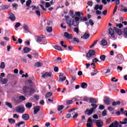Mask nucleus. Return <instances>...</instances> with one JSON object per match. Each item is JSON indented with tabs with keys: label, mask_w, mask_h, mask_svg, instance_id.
Segmentation results:
<instances>
[{
	"label": "nucleus",
	"mask_w": 127,
	"mask_h": 127,
	"mask_svg": "<svg viewBox=\"0 0 127 127\" xmlns=\"http://www.w3.org/2000/svg\"><path fill=\"white\" fill-rule=\"evenodd\" d=\"M95 13L97 15H101L102 14V11L99 10H96Z\"/></svg>",
	"instance_id": "52"
},
{
	"label": "nucleus",
	"mask_w": 127,
	"mask_h": 127,
	"mask_svg": "<svg viewBox=\"0 0 127 127\" xmlns=\"http://www.w3.org/2000/svg\"><path fill=\"white\" fill-rule=\"evenodd\" d=\"M96 52L94 50H90L86 54L87 58H94L96 57Z\"/></svg>",
	"instance_id": "3"
},
{
	"label": "nucleus",
	"mask_w": 127,
	"mask_h": 127,
	"mask_svg": "<svg viewBox=\"0 0 127 127\" xmlns=\"http://www.w3.org/2000/svg\"><path fill=\"white\" fill-rule=\"evenodd\" d=\"M97 42H98V40L94 41V42L91 45V46L90 47V48H93V47H94L96 44H97Z\"/></svg>",
	"instance_id": "53"
},
{
	"label": "nucleus",
	"mask_w": 127,
	"mask_h": 127,
	"mask_svg": "<svg viewBox=\"0 0 127 127\" xmlns=\"http://www.w3.org/2000/svg\"><path fill=\"white\" fill-rule=\"evenodd\" d=\"M8 122H9V124H11V125H12V124H15V120L12 118L9 119Z\"/></svg>",
	"instance_id": "35"
},
{
	"label": "nucleus",
	"mask_w": 127,
	"mask_h": 127,
	"mask_svg": "<svg viewBox=\"0 0 127 127\" xmlns=\"http://www.w3.org/2000/svg\"><path fill=\"white\" fill-rule=\"evenodd\" d=\"M64 18H65V22L67 24H68V27L69 28H72V26H79V23H76L75 21V20L70 18L69 16L65 15L64 16ZM76 22V23H75Z\"/></svg>",
	"instance_id": "1"
},
{
	"label": "nucleus",
	"mask_w": 127,
	"mask_h": 127,
	"mask_svg": "<svg viewBox=\"0 0 127 127\" xmlns=\"http://www.w3.org/2000/svg\"><path fill=\"white\" fill-rule=\"evenodd\" d=\"M84 102H90V98L87 97V96H84L82 100Z\"/></svg>",
	"instance_id": "42"
},
{
	"label": "nucleus",
	"mask_w": 127,
	"mask_h": 127,
	"mask_svg": "<svg viewBox=\"0 0 127 127\" xmlns=\"http://www.w3.org/2000/svg\"><path fill=\"white\" fill-rule=\"evenodd\" d=\"M125 61L124 56L122 54H118L116 57V62L117 64H122Z\"/></svg>",
	"instance_id": "2"
},
{
	"label": "nucleus",
	"mask_w": 127,
	"mask_h": 127,
	"mask_svg": "<svg viewBox=\"0 0 127 127\" xmlns=\"http://www.w3.org/2000/svg\"><path fill=\"white\" fill-rule=\"evenodd\" d=\"M81 87L82 89H86V88L88 87V84H87V83L85 82H83L81 83Z\"/></svg>",
	"instance_id": "28"
},
{
	"label": "nucleus",
	"mask_w": 127,
	"mask_h": 127,
	"mask_svg": "<svg viewBox=\"0 0 127 127\" xmlns=\"http://www.w3.org/2000/svg\"><path fill=\"white\" fill-rule=\"evenodd\" d=\"M39 29H40V30L43 29V21H40V25Z\"/></svg>",
	"instance_id": "43"
},
{
	"label": "nucleus",
	"mask_w": 127,
	"mask_h": 127,
	"mask_svg": "<svg viewBox=\"0 0 127 127\" xmlns=\"http://www.w3.org/2000/svg\"><path fill=\"white\" fill-rule=\"evenodd\" d=\"M96 127H104V122L101 120H98V121H96Z\"/></svg>",
	"instance_id": "10"
},
{
	"label": "nucleus",
	"mask_w": 127,
	"mask_h": 127,
	"mask_svg": "<svg viewBox=\"0 0 127 127\" xmlns=\"http://www.w3.org/2000/svg\"><path fill=\"white\" fill-rule=\"evenodd\" d=\"M79 21H81V22H84V21H87L88 20V17H79Z\"/></svg>",
	"instance_id": "20"
},
{
	"label": "nucleus",
	"mask_w": 127,
	"mask_h": 127,
	"mask_svg": "<svg viewBox=\"0 0 127 127\" xmlns=\"http://www.w3.org/2000/svg\"><path fill=\"white\" fill-rule=\"evenodd\" d=\"M52 75V72H46L45 73H44L43 75H42V77L43 78H45V77H51V76Z\"/></svg>",
	"instance_id": "19"
},
{
	"label": "nucleus",
	"mask_w": 127,
	"mask_h": 127,
	"mask_svg": "<svg viewBox=\"0 0 127 127\" xmlns=\"http://www.w3.org/2000/svg\"><path fill=\"white\" fill-rule=\"evenodd\" d=\"M103 102L104 104H105V105H107V106H109V105H110V102H111V101L110 100V98L107 96L104 97Z\"/></svg>",
	"instance_id": "14"
},
{
	"label": "nucleus",
	"mask_w": 127,
	"mask_h": 127,
	"mask_svg": "<svg viewBox=\"0 0 127 127\" xmlns=\"http://www.w3.org/2000/svg\"><path fill=\"white\" fill-rule=\"evenodd\" d=\"M64 36L67 39H72V38H73V35H72V34H69V33L67 32L64 33Z\"/></svg>",
	"instance_id": "12"
},
{
	"label": "nucleus",
	"mask_w": 127,
	"mask_h": 127,
	"mask_svg": "<svg viewBox=\"0 0 127 127\" xmlns=\"http://www.w3.org/2000/svg\"><path fill=\"white\" fill-rule=\"evenodd\" d=\"M42 39L40 38L39 37H37L36 41L37 42H42Z\"/></svg>",
	"instance_id": "56"
},
{
	"label": "nucleus",
	"mask_w": 127,
	"mask_h": 127,
	"mask_svg": "<svg viewBox=\"0 0 127 127\" xmlns=\"http://www.w3.org/2000/svg\"><path fill=\"white\" fill-rule=\"evenodd\" d=\"M0 68L1 69H4L5 68V64H4V62L1 63Z\"/></svg>",
	"instance_id": "39"
},
{
	"label": "nucleus",
	"mask_w": 127,
	"mask_h": 127,
	"mask_svg": "<svg viewBox=\"0 0 127 127\" xmlns=\"http://www.w3.org/2000/svg\"><path fill=\"white\" fill-rule=\"evenodd\" d=\"M75 13L76 16H77L78 17H80L81 16V12H80V11L75 12Z\"/></svg>",
	"instance_id": "54"
},
{
	"label": "nucleus",
	"mask_w": 127,
	"mask_h": 127,
	"mask_svg": "<svg viewBox=\"0 0 127 127\" xmlns=\"http://www.w3.org/2000/svg\"><path fill=\"white\" fill-rule=\"evenodd\" d=\"M19 100H20V101H25L26 98L25 97L22 95L19 97Z\"/></svg>",
	"instance_id": "46"
},
{
	"label": "nucleus",
	"mask_w": 127,
	"mask_h": 127,
	"mask_svg": "<svg viewBox=\"0 0 127 127\" xmlns=\"http://www.w3.org/2000/svg\"><path fill=\"white\" fill-rule=\"evenodd\" d=\"M114 1H115V3L116 5H115V7L114 8V11H113V15L116 13V12L117 11V9H118V5L120 4V0H112L111 2H114Z\"/></svg>",
	"instance_id": "5"
},
{
	"label": "nucleus",
	"mask_w": 127,
	"mask_h": 127,
	"mask_svg": "<svg viewBox=\"0 0 127 127\" xmlns=\"http://www.w3.org/2000/svg\"><path fill=\"white\" fill-rule=\"evenodd\" d=\"M23 29H24V30H25V31H28L29 30L28 26H27V25H23Z\"/></svg>",
	"instance_id": "47"
},
{
	"label": "nucleus",
	"mask_w": 127,
	"mask_h": 127,
	"mask_svg": "<svg viewBox=\"0 0 127 127\" xmlns=\"http://www.w3.org/2000/svg\"><path fill=\"white\" fill-rule=\"evenodd\" d=\"M91 107H92V108L91 109H93V111L94 112V110H96V108H97L98 107V105L97 104H94V103H92L91 104Z\"/></svg>",
	"instance_id": "33"
},
{
	"label": "nucleus",
	"mask_w": 127,
	"mask_h": 127,
	"mask_svg": "<svg viewBox=\"0 0 127 127\" xmlns=\"http://www.w3.org/2000/svg\"><path fill=\"white\" fill-rule=\"evenodd\" d=\"M100 59L101 60V61L104 62L106 59V56L103 55L100 57Z\"/></svg>",
	"instance_id": "45"
},
{
	"label": "nucleus",
	"mask_w": 127,
	"mask_h": 127,
	"mask_svg": "<svg viewBox=\"0 0 127 127\" xmlns=\"http://www.w3.org/2000/svg\"><path fill=\"white\" fill-rule=\"evenodd\" d=\"M41 66H42V64L41 63L38 62L35 64V67H41Z\"/></svg>",
	"instance_id": "38"
},
{
	"label": "nucleus",
	"mask_w": 127,
	"mask_h": 127,
	"mask_svg": "<svg viewBox=\"0 0 127 127\" xmlns=\"http://www.w3.org/2000/svg\"><path fill=\"white\" fill-rule=\"evenodd\" d=\"M26 109H31L32 108V103L28 102L25 104Z\"/></svg>",
	"instance_id": "23"
},
{
	"label": "nucleus",
	"mask_w": 127,
	"mask_h": 127,
	"mask_svg": "<svg viewBox=\"0 0 127 127\" xmlns=\"http://www.w3.org/2000/svg\"><path fill=\"white\" fill-rule=\"evenodd\" d=\"M112 106L113 107H115L116 106H119L120 105H121V102H120V101H117V102H113L112 104Z\"/></svg>",
	"instance_id": "29"
},
{
	"label": "nucleus",
	"mask_w": 127,
	"mask_h": 127,
	"mask_svg": "<svg viewBox=\"0 0 127 127\" xmlns=\"http://www.w3.org/2000/svg\"><path fill=\"white\" fill-rule=\"evenodd\" d=\"M20 26V23L19 22H17L16 24L15 25V28H17Z\"/></svg>",
	"instance_id": "63"
},
{
	"label": "nucleus",
	"mask_w": 127,
	"mask_h": 127,
	"mask_svg": "<svg viewBox=\"0 0 127 127\" xmlns=\"http://www.w3.org/2000/svg\"><path fill=\"white\" fill-rule=\"evenodd\" d=\"M21 125H24V122L21 121V122H19V123L17 124L16 125V126L17 127H20V126H21Z\"/></svg>",
	"instance_id": "51"
},
{
	"label": "nucleus",
	"mask_w": 127,
	"mask_h": 127,
	"mask_svg": "<svg viewBox=\"0 0 127 127\" xmlns=\"http://www.w3.org/2000/svg\"><path fill=\"white\" fill-rule=\"evenodd\" d=\"M39 111H40V107L36 106L34 107V115H36V114H37V113H38Z\"/></svg>",
	"instance_id": "16"
},
{
	"label": "nucleus",
	"mask_w": 127,
	"mask_h": 127,
	"mask_svg": "<svg viewBox=\"0 0 127 127\" xmlns=\"http://www.w3.org/2000/svg\"><path fill=\"white\" fill-rule=\"evenodd\" d=\"M55 49H56V50H58L59 51H63L62 48H61L60 46H55Z\"/></svg>",
	"instance_id": "31"
},
{
	"label": "nucleus",
	"mask_w": 127,
	"mask_h": 127,
	"mask_svg": "<svg viewBox=\"0 0 127 127\" xmlns=\"http://www.w3.org/2000/svg\"><path fill=\"white\" fill-rule=\"evenodd\" d=\"M89 103L91 104H97V100L95 98H89Z\"/></svg>",
	"instance_id": "25"
},
{
	"label": "nucleus",
	"mask_w": 127,
	"mask_h": 127,
	"mask_svg": "<svg viewBox=\"0 0 127 127\" xmlns=\"http://www.w3.org/2000/svg\"><path fill=\"white\" fill-rule=\"evenodd\" d=\"M101 44L103 46H107V45H108V42L105 39H102L101 41Z\"/></svg>",
	"instance_id": "22"
},
{
	"label": "nucleus",
	"mask_w": 127,
	"mask_h": 127,
	"mask_svg": "<svg viewBox=\"0 0 127 127\" xmlns=\"http://www.w3.org/2000/svg\"><path fill=\"white\" fill-rule=\"evenodd\" d=\"M10 6L9 5H3L0 6L2 10H4V9H8Z\"/></svg>",
	"instance_id": "21"
},
{
	"label": "nucleus",
	"mask_w": 127,
	"mask_h": 127,
	"mask_svg": "<svg viewBox=\"0 0 127 127\" xmlns=\"http://www.w3.org/2000/svg\"><path fill=\"white\" fill-rule=\"evenodd\" d=\"M72 18H73L74 19H75V22L76 23H79V19L80 18H79V17L78 16H76L75 15H73L72 16H71Z\"/></svg>",
	"instance_id": "26"
},
{
	"label": "nucleus",
	"mask_w": 127,
	"mask_h": 127,
	"mask_svg": "<svg viewBox=\"0 0 127 127\" xmlns=\"http://www.w3.org/2000/svg\"><path fill=\"white\" fill-rule=\"evenodd\" d=\"M93 63H97V62H99L101 63V61H99L97 58H95L93 60H92Z\"/></svg>",
	"instance_id": "48"
},
{
	"label": "nucleus",
	"mask_w": 127,
	"mask_h": 127,
	"mask_svg": "<svg viewBox=\"0 0 127 127\" xmlns=\"http://www.w3.org/2000/svg\"><path fill=\"white\" fill-rule=\"evenodd\" d=\"M109 127H122V125L120 124L117 121L112 123Z\"/></svg>",
	"instance_id": "6"
},
{
	"label": "nucleus",
	"mask_w": 127,
	"mask_h": 127,
	"mask_svg": "<svg viewBox=\"0 0 127 127\" xmlns=\"http://www.w3.org/2000/svg\"><path fill=\"white\" fill-rule=\"evenodd\" d=\"M89 23L91 25V26H93L94 25V22H93V20L92 19H90L89 21Z\"/></svg>",
	"instance_id": "64"
},
{
	"label": "nucleus",
	"mask_w": 127,
	"mask_h": 127,
	"mask_svg": "<svg viewBox=\"0 0 127 127\" xmlns=\"http://www.w3.org/2000/svg\"><path fill=\"white\" fill-rule=\"evenodd\" d=\"M16 111L17 113H20V114H23L25 110L24 109V107L20 106L16 108Z\"/></svg>",
	"instance_id": "7"
},
{
	"label": "nucleus",
	"mask_w": 127,
	"mask_h": 127,
	"mask_svg": "<svg viewBox=\"0 0 127 127\" xmlns=\"http://www.w3.org/2000/svg\"><path fill=\"white\" fill-rule=\"evenodd\" d=\"M53 95V93L52 92H48L46 93L45 95L46 99H48V98H50V97H52V96Z\"/></svg>",
	"instance_id": "27"
},
{
	"label": "nucleus",
	"mask_w": 127,
	"mask_h": 127,
	"mask_svg": "<svg viewBox=\"0 0 127 127\" xmlns=\"http://www.w3.org/2000/svg\"><path fill=\"white\" fill-rule=\"evenodd\" d=\"M32 2V1H31V0H28L27 1H26V6H29V5L31 4Z\"/></svg>",
	"instance_id": "41"
},
{
	"label": "nucleus",
	"mask_w": 127,
	"mask_h": 127,
	"mask_svg": "<svg viewBox=\"0 0 127 127\" xmlns=\"http://www.w3.org/2000/svg\"><path fill=\"white\" fill-rule=\"evenodd\" d=\"M73 31L74 32H76L77 34L79 33V28L78 27H75L73 29Z\"/></svg>",
	"instance_id": "50"
},
{
	"label": "nucleus",
	"mask_w": 127,
	"mask_h": 127,
	"mask_svg": "<svg viewBox=\"0 0 127 127\" xmlns=\"http://www.w3.org/2000/svg\"><path fill=\"white\" fill-rule=\"evenodd\" d=\"M34 57H35V58H37V57H38V53L36 52H34L33 53Z\"/></svg>",
	"instance_id": "58"
},
{
	"label": "nucleus",
	"mask_w": 127,
	"mask_h": 127,
	"mask_svg": "<svg viewBox=\"0 0 127 127\" xmlns=\"http://www.w3.org/2000/svg\"><path fill=\"white\" fill-rule=\"evenodd\" d=\"M36 14L39 16V17H40L41 16V14L40 13V11L38 10L36 11Z\"/></svg>",
	"instance_id": "61"
},
{
	"label": "nucleus",
	"mask_w": 127,
	"mask_h": 127,
	"mask_svg": "<svg viewBox=\"0 0 127 127\" xmlns=\"http://www.w3.org/2000/svg\"><path fill=\"white\" fill-rule=\"evenodd\" d=\"M109 33L110 34L112 38H116V36H115V32L112 28H109Z\"/></svg>",
	"instance_id": "15"
},
{
	"label": "nucleus",
	"mask_w": 127,
	"mask_h": 127,
	"mask_svg": "<svg viewBox=\"0 0 127 127\" xmlns=\"http://www.w3.org/2000/svg\"><path fill=\"white\" fill-rule=\"evenodd\" d=\"M90 37V34L88 33H85L83 36V39H88Z\"/></svg>",
	"instance_id": "32"
},
{
	"label": "nucleus",
	"mask_w": 127,
	"mask_h": 127,
	"mask_svg": "<svg viewBox=\"0 0 127 127\" xmlns=\"http://www.w3.org/2000/svg\"><path fill=\"white\" fill-rule=\"evenodd\" d=\"M123 35L125 38H127V28H124Z\"/></svg>",
	"instance_id": "30"
},
{
	"label": "nucleus",
	"mask_w": 127,
	"mask_h": 127,
	"mask_svg": "<svg viewBox=\"0 0 127 127\" xmlns=\"http://www.w3.org/2000/svg\"><path fill=\"white\" fill-rule=\"evenodd\" d=\"M87 4L89 6H93V1H88L87 2Z\"/></svg>",
	"instance_id": "57"
},
{
	"label": "nucleus",
	"mask_w": 127,
	"mask_h": 127,
	"mask_svg": "<svg viewBox=\"0 0 127 127\" xmlns=\"http://www.w3.org/2000/svg\"><path fill=\"white\" fill-rule=\"evenodd\" d=\"M64 109V106L63 105H58V112H60L62 110H63Z\"/></svg>",
	"instance_id": "36"
},
{
	"label": "nucleus",
	"mask_w": 127,
	"mask_h": 127,
	"mask_svg": "<svg viewBox=\"0 0 127 127\" xmlns=\"http://www.w3.org/2000/svg\"><path fill=\"white\" fill-rule=\"evenodd\" d=\"M94 113V111H93V109H87L85 111H84V114L85 115H87V116H91L92 114Z\"/></svg>",
	"instance_id": "9"
},
{
	"label": "nucleus",
	"mask_w": 127,
	"mask_h": 127,
	"mask_svg": "<svg viewBox=\"0 0 127 127\" xmlns=\"http://www.w3.org/2000/svg\"><path fill=\"white\" fill-rule=\"evenodd\" d=\"M98 9H99L100 10H102V9H103V5H99V4L95 5L94 7V10H98Z\"/></svg>",
	"instance_id": "18"
},
{
	"label": "nucleus",
	"mask_w": 127,
	"mask_h": 127,
	"mask_svg": "<svg viewBox=\"0 0 127 127\" xmlns=\"http://www.w3.org/2000/svg\"><path fill=\"white\" fill-rule=\"evenodd\" d=\"M8 80L7 79V78H5L4 79H3L2 81V84H6V83H7Z\"/></svg>",
	"instance_id": "49"
},
{
	"label": "nucleus",
	"mask_w": 127,
	"mask_h": 127,
	"mask_svg": "<svg viewBox=\"0 0 127 127\" xmlns=\"http://www.w3.org/2000/svg\"><path fill=\"white\" fill-rule=\"evenodd\" d=\"M120 102V104H121L122 106H125V105L127 104V102L125 100H121Z\"/></svg>",
	"instance_id": "55"
},
{
	"label": "nucleus",
	"mask_w": 127,
	"mask_h": 127,
	"mask_svg": "<svg viewBox=\"0 0 127 127\" xmlns=\"http://www.w3.org/2000/svg\"><path fill=\"white\" fill-rule=\"evenodd\" d=\"M124 122H120L119 124H121V125H127V118H125L123 120Z\"/></svg>",
	"instance_id": "34"
},
{
	"label": "nucleus",
	"mask_w": 127,
	"mask_h": 127,
	"mask_svg": "<svg viewBox=\"0 0 127 127\" xmlns=\"http://www.w3.org/2000/svg\"><path fill=\"white\" fill-rule=\"evenodd\" d=\"M72 40L74 42H76V43H80V40H79V39H78V38L73 37Z\"/></svg>",
	"instance_id": "40"
},
{
	"label": "nucleus",
	"mask_w": 127,
	"mask_h": 127,
	"mask_svg": "<svg viewBox=\"0 0 127 127\" xmlns=\"http://www.w3.org/2000/svg\"><path fill=\"white\" fill-rule=\"evenodd\" d=\"M5 105L7 107H8V108H10V109H12V105L11 104V103L8 102H6Z\"/></svg>",
	"instance_id": "37"
},
{
	"label": "nucleus",
	"mask_w": 127,
	"mask_h": 127,
	"mask_svg": "<svg viewBox=\"0 0 127 127\" xmlns=\"http://www.w3.org/2000/svg\"><path fill=\"white\" fill-rule=\"evenodd\" d=\"M86 127H94V122L92 121V118L89 117L86 123Z\"/></svg>",
	"instance_id": "4"
},
{
	"label": "nucleus",
	"mask_w": 127,
	"mask_h": 127,
	"mask_svg": "<svg viewBox=\"0 0 127 127\" xmlns=\"http://www.w3.org/2000/svg\"><path fill=\"white\" fill-rule=\"evenodd\" d=\"M9 17L8 19L11 20V21H15L16 18H15V15L12 13V12H10L9 13Z\"/></svg>",
	"instance_id": "13"
},
{
	"label": "nucleus",
	"mask_w": 127,
	"mask_h": 127,
	"mask_svg": "<svg viewBox=\"0 0 127 127\" xmlns=\"http://www.w3.org/2000/svg\"><path fill=\"white\" fill-rule=\"evenodd\" d=\"M114 30H115V32L118 34L120 36L122 34H123V31L122 29H118L117 27H114Z\"/></svg>",
	"instance_id": "11"
},
{
	"label": "nucleus",
	"mask_w": 127,
	"mask_h": 127,
	"mask_svg": "<svg viewBox=\"0 0 127 127\" xmlns=\"http://www.w3.org/2000/svg\"><path fill=\"white\" fill-rule=\"evenodd\" d=\"M103 117H106L107 116V110H104L102 112Z\"/></svg>",
	"instance_id": "60"
},
{
	"label": "nucleus",
	"mask_w": 127,
	"mask_h": 127,
	"mask_svg": "<svg viewBox=\"0 0 127 127\" xmlns=\"http://www.w3.org/2000/svg\"><path fill=\"white\" fill-rule=\"evenodd\" d=\"M60 78L59 80V82H64L65 80H66V76H64V74L62 73H60Z\"/></svg>",
	"instance_id": "8"
},
{
	"label": "nucleus",
	"mask_w": 127,
	"mask_h": 127,
	"mask_svg": "<svg viewBox=\"0 0 127 127\" xmlns=\"http://www.w3.org/2000/svg\"><path fill=\"white\" fill-rule=\"evenodd\" d=\"M22 119L24 121H28L29 120V115L28 114H24L22 116Z\"/></svg>",
	"instance_id": "17"
},
{
	"label": "nucleus",
	"mask_w": 127,
	"mask_h": 127,
	"mask_svg": "<svg viewBox=\"0 0 127 127\" xmlns=\"http://www.w3.org/2000/svg\"><path fill=\"white\" fill-rule=\"evenodd\" d=\"M24 53H29L31 51V49L27 47H24L23 48Z\"/></svg>",
	"instance_id": "24"
},
{
	"label": "nucleus",
	"mask_w": 127,
	"mask_h": 127,
	"mask_svg": "<svg viewBox=\"0 0 127 127\" xmlns=\"http://www.w3.org/2000/svg\"><path fill=\"white\" fill-rule=\"evenodd\" d=\"M123 26L124 25L122 23L116 24L117 27H119V28H122Z\"/></svg>",
	"instance_id": "59"
},
{
	"label": "nucleus",
	"mask_w": 127,
	"mask_h": 127,
	"mask_svg": "<svg viewBox=\"0 0 127 127\" xmlns=\"http://www.w3.org/2000/svg\"><path fill=\"white\" fill-rule=\"evenodd\" d=\"M50 6H51V5L50 4V3H49L48 2H46L45 7H47V8H48V7H50Z\"/></svg>",
	"instance_id": "62"
},
{
	"label": "nucleus",
	"mask_w": 127,
	"mask_h": 127,
	"mask_svg": "<svg viewBox=\"0 0 127 127\" xmlns=\"http://www.w3.org/2000/svg\"><path fill=\"white\" fill-rule=\"evenodd\" d=\"M46 30L48 32H52V27H47Z\"/></svg>",
	"instance_id": "44"
}]
</instances>
